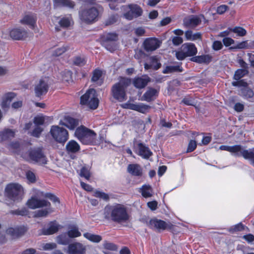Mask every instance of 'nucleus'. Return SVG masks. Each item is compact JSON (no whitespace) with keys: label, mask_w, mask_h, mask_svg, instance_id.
Returning <instances> with one entry per match:
<instances>
[{"label":"nucleus","mask_w":254,"mask_h":254,"mask_svg":"<svg viewBox=\"0 0 254 254\" xmlns=\"http://www.w3.org/2000/svg\"><path fill=\"white\" fill-rule=\"evenodd\" d=\"M80 104L87 105L90 109L95 110L99 105V100L96 95V91L90 89L80 97Z\"/></svg>","instance_id":"423d86ee"},{"label":"nucleus","mask_w":254,"mask_h":254,"mask_svg":"<svg viewBox=\"0 0 254 254\" xmlns=\"http://www.w3.org/2000/svg\"><path fill=\"white\" fill-rule=\"evenodd\" d=\"M51 203L49 201L45 199H37V208H41L43 207H47L48 209H50Z\"/></svg>","instance_id":"49530a36"},{"label":"nucleus","mask_w":254,"mask_h":254,"mask_svg":"<svg viewBox=\"0 0 254 254\" xmlns=\"http://www.w3.org/2000/svg\"><path fill=\"white\" fill-rule=\"evenodd\" d=\"M104 248L107 250L114 251L116 250V246L113 243L106 242L103 244Z\"/></svg>","instance_id":"0e129e2a"},{"label":"nucleus","mask_w":254,"mask_h":254,"mask_svg":"<svg viewBox=\"0 0 254 254\" xmlns=\"http://www.w3.org/2000/svg\"><path fill=\"white\" fill-rule=\"evenodd\" d=\"M134 147L137 154L144 159H148L152 155V152L149 148L143 143L134 141Z\"/></svg>","instance_id":"9b49d317"},{"label":"nucleus","mask_w":254,"mask_h":254,"mask_svg":"<svg viewBox=\"0 0 254 254\" xmlns=\"http://www.w3.org/2000/svg\"><path fill=\"white\" fill-rule=\"evenodd\" d=\"M5 191L6 196L14 201L21 200L24 193L22 187L18 184L8 185Z\"/></svg>","instance_id":"39448f33"},{"label":"nucleus","mask_w":254,"mask_h":254,"mask_svg":"<svg viewBox=\"0 0 254 254\" xmlns=\"http://www.w3.org/2000/svg\"><path fill=\"white\" fill-rule=\"evenodd\" d=\"M11 213L18 215L25 216L28 215V210L26 208H23L21 209L12 210L11 211Z\"/></svg>","instance_id":"5fc2aeb1"},{"label":"nucleus","mask_w":254,"mask_h":254,"mask_svg":"<svg viewBox=\"0 0 254 254\" xmlns=\"http://www.w3.org/2000/svg\"><path fill=\"white\" fill-rule=\"evenodd\" d=\"M60 26L63 28H66L70 26L71 19L68 17H63L59 22Z\"/></svg>","instance_id":"de8ad7c7"},{"label":"nucleus","mask_w":254,"mask_h":254,"mask_svg":"<svg viewBox=\"0 0 254 254\" xmlns=\"http://www.w3.org/2000/svg\"><path fill=\"white\" fill-rule=\"evenodd\" d=\"M130 83L131 80L130 79L125 77H121L119 82L116 83V84L119 85V86H121L125 89H126V88L130 84Z\"/></svg>","instance_id":"79ce46f5"},{"label":"nucleus","mask_w":254,"mask_h":254,"mask_svg":"<svg viewBox=\"0 0 254 254\" xmlns=\"http://www.w3.org/2000/svg\"><path fill=\"white\" fill-rule=\"evenodd\" d=\"M43 131V129L37 126L32 132V135L36 137H39Z\"/></svg>","instance_id":"e2e57ef3"},{"label":"nucleus","mask_w":254,"mask_h":254,"mask_svg":"<svg viewBox=\"0 0 254 254\" xmlns=\"http://www.w3.org/2000/svg\"><path fill=\"white\" fill-rule=\"evenodd\" d=\"M233 86L242 87V88H246L248 86V83L244 79H240L232 82Z\"/></svg>","instance_id":"8fccbe9b"},{"label":"nucleus","mask_w":254,"mask_h":254,"mask_svg":"<svg viewBox=\"0 0 254 254\" xmlns=\"http://www.w3.org/2000/svg\"><path fill=\"white\" fill-rule=\"evenodd\" d=\"M81 233L76 227H73L67 232V235L69 238H75L81 236Z\"/></svg>","instance_id":"37998d69"},{"label":"nucleus","mask_w":254,"mask_h":254,"mask_svg":"<svg viewBox=\"0 0 254 254\" xmlns=\"http://www.w3.org/2000/svg\"><path fill=\"white\" fill-rule=\"evenodd\" d=\"M161 43V41L156 38H147L143 41L142 47L146 52L151 53L159 48Z\"/></svg>","instance_id":"9d476101"},{"label":"nucleus","mask_w":254,"mask_h":254,"mask_svg":"<svg viewBox=\"0 0 254 254\" xmlns=\"http://www.w3.org/2000/svg\"><path fill=\"white\" fill-rule=\"evenodd\" d=\"M85 251V248L80 243L71 244L68 246L69 254H84Z\"/></svg>","instance_id":"6ab92c4d"},{"label":"nucleus","mask_w":254,"mask_h":254,"mask_svg":"<svg viewBox=\"0 0 254 254\" xmlns=\"http://www.w3.org/2000/svg\"><path fill=\"white\" fill-rule=\"evenodd\" d=\"M79 175L81 177L85 178L87 180H88L90 178L89 170L85 167H83L81 168Z\"/></svg>","instance_id":"3c124183"},{"label":"nucleus","mask_w":254,"mask_h":254,"mask_svg":"<svg viewBox=\"0 0 254 254\" xmlns=\"http://www.w3.org/2000/svg\"><path fill=\"white\" fill-rule=\"evenodd\" d=\"M212 58V56L209 55H203L193 57L190 59V60L198 64H208L211 61Z\"/></svg>","instance_id":"c85d7f7f"},{"label":"nucleus","mask_w":254,"mask_h":254,"mask_svg":"<svg viewBox=\"0 0 254 254\" xmlns=\"http://www.w3.org/2000/svg\"><path fill=\"white\" fill-rule=\"evenodd\" d=\"M44 118L43 117H36L34 119V123L39 126V125H42L44 123Z\"/></svg>","instance_id":"338daca9"},{"label":"nucleus","mask_w":254,"mask_h":254,"mask_svg":"<svg viewBox=\"0 0 254 254\" xmlns=\"http://www.w3.org/2000/svg\"><path fill=\"white\" fill-rule=\"evenodd\" d=\"M185 37L187 40L190 41H195L196 40H201L202 35L200 32L193 33L192 31L188 30L185 33Z\"/></svg>","instance_id":"473e14b6"},{"label":"nucleus","mask_w":254,"mask_h":254,"mask_svg":"<svg viewBox=\"0 0 254 254\" xmlns=\"http://www.w3.org/2000/svg\"><path fill=\"white\" fill-rule=\"evenodd\" d=\"M9 35L14 40H20L27 37V32L23 29L13 28L10 31Z\"/></svg>","instance_id":"aec40b11"},{"label":"nucleus","mask_w":254,"mask_h":254,"mask_svg":"<svg viewBox=\"0 0 254 254\" xmlns=\"http://www.w3.org/2000/svg\"><path fill=\"white\" fill-rule=\"evenodd\" d=\"M28 153L29 159L31 161L41 164L47 163L46 157L41 148L31 149L28 151Z\"/></svg>","instance_id":"1a4fd4ad"},{"label":"nucleus","mask_w":254,"mask_h":254,"mask_svg":"<svg viewBox=\"0 0 254 254\" xmlns=\"http://www.w3.org/2000/svg\"><path fill=\"white\" fill-rule=\"evenodd\" d=\"M118 19V15H112L105 21V25L106 26H109L115 23Z\"/></svg>","instance_id":"a18cd8bd"},{"label":"nucleus","mask_w":254,"mask_h":254,"mask_svg":"<svg viewBox=\"0 0 254 254\" xmlns=\"http://www.w3.org/2000/svg\"><path fill=\"white\" fill-rule=\"evenodd\" d=\"M127 171L132 176L140 177L142 175L141 167L137 164H129L127 168Z\"/></svg>","instance_id":"a878e982"},{"label":"nucleus","mask_w":254,"mask_h":254,"mask_svg":"<svg viewBox=\"0 0 254 254\" xmlns=\"http://www.w3.org/2000/svg\"><path fill=\"white\" fill-rule=\"evenodd\" d=\"M69 49V46L67 45H64L62 47L57 48L54 52V55L55 56H60L63 53L65 52Z\"/></svg>","instance_id":"09e8293b"},{"label":"nucleus","mask_w":254,"mask_h":254,"mask_svg":"<svg viewBox=\"0 0 254 254\" xmlns=\"http://www.w3.org/2000/svg\"><path fill=\"white\" fill-rule=\"evenodd\" d=\"M27 231V228L25 226L9 228L6 230L7 234L9 235L13 239L18 238L25 234Z\"/></svg>","instance_id":"f3484780"},{"label":"nucleus","mask_w":254,"mask_h":254,"mask_svg":"<svg viewBox=\"0 0 254 254\" xmlns=\"http://www.w3.org/2000/svg\"><path fill=\"white\" fill-rule=\"evenodd\" d=\"M14 132L10 129L6 128L0 131V142L7 140L13 138Z\"/></svg>","instance_id":"c756f323"},{"label":"nucleus","mask_w":254,"mask_h":254,"mask_svg":"<svg viewBox=\"0 0 254 254\" xmlns=\"http://www.w3.org/2000/svg\"><path fill=\"white\" fill-rule=\"evenodd\" d=\"M249 71L247 69H238L235 71L233 76V79L236 80H239L245 75H248Z\"/></svg>","instance_id":"58836bf2"},{"label":"nucleus","mask_w":254,"mask_h":254,"mask_svg":"<svg viewBox=\"0 0 254 254\" xmlns=\"http://www.w3.org/2000/svg\"><path fill=\"white\" fill-rule=\"evenodd\" d=\"M159 90L148 87V90L142 97V100L151 102L154 100L158 95Z\"/></svg>","instance_id":"393cba45"},{"label":"nucleus","mask_w":254,"mask_h":254,"mask_svg":"<svg viewBox=\"0 0 254 254\" xmlns=\"http://www.w3.org/2000/svg\"><path fill=\"white\" fill-rule=\"evenodd\" d=\"M196 147V142L195 141L191 140L188 145L187 152L193 151Z\"/></svg>","instance_id":"680f3d73"},{"label":"nucleus","mask_w":254,"mask_h":254,"mask_svg":"<svg viewBox=\"0 0 254 254\" xmlns=\"http://www.w3.org/2000/svg\"><path fill=\"white\" fill-rule=\"evenodd\" d=\"M147 225L151 229H155L158 230H164L167 228L170 229L171 226L170 224H168L166 222L157 218L151 219L149 223H147Z\"/></svg>","instance_id":"dca6fc26"},{"label":"nucleus","mask_w":254,"mask_h":254,"mask_svg":"<svg viewBox=\"0 0 254 254\" xmlns=\"http://www.w3.org/2000/svg\"><path fill=\"white\" fill-rule=\"evenodd\" d=\"M57 241L59 244L66 245L69 243L70 239L68 236L64 233L58 236Z\"/></svg>","instance_id":"ea45409f"},{"label":"nucleus","mask_w":254,"mask_h":254,"mask_svg":"<svg viewBox=\"0 0 254 254\" xmlns=\"http://www.w3.org/2000/svg\"><path fill=\"white\" fill-rule=\"evenodd\" d=\"M26 177L28 181L31 183H34L36 181V177L35 174L31 171L26 172Z\"/></svg>","instance_id":"864d4df0"},{"label":"nucleus","mask_w":254,"mask_h":254,"mask_svg":"<svg viewBox=\"0 0 254 254\" xmlns=\"http://www.w3.org/2000/svg\"><path fill=\"white\" fill-rule=\"evenodd\" d=\"M103 12V7L98 5L96 7L93 6L79 11V15L83 22L87 24H91L98 20L99 15Z\"/></svg>","instance_id":"7ed1b4c3"},{"label":"nucleus","mask_w":254,"mask_h":254,"mask_svg":"<svg viewBox=\"0 0 254 254\" xmlns=\"http://www.w3.org/2000/svg\"><path fill=\"white\" fill-rule=\"evenodd\" d=\"M37 17L33 14L25 15L22 19L20 20V22L23 25H27L30 28L34 29L36 26Z\"/></svg>","instance_id":"5701e85b"},{"label":"nucleus","mask_w":254,"mask_h":254,"mask_svg":"<svg viewBox=\"0 0 254 254\" xmlns=\"http://www.w3.org/2000/svg\"><path fill=\"white\" fill-rule=\"evenodd\" d=\"M49 89V85L46 81L44 79H40L39 83L35 86V95L38 97H40L45 95Z\"/></svg>","instance_id":"a211bd4d"},{"label":"nucleus","mask_w":254,"mask_h":254,"mask_svg":"<svg viewBox=\"0 0 254 254\" xmlns=\"http://www.w3.org/2000/svg\"><path fill=\"white\" fill-rule=\"evenodd\" d=\"M219 149L229 151L234 153L237 156H243L244 159L250 161L251 164L254 166V148L249 150L244 149L241 145L234 146L221 145Z\"/></svg>","instance_id":"f03ea898"},{"label":"nucleus","mask_w":254,"mask_h":254,"mask_svg":"<svg viewBox=\"0 0 254 254\" xmlns=\"http://www.w3.org/2000/svg\"><path fill=\"white\" fill-rule=\"evenodd\" d=\"M104 217L107 220L118 223L126 222L129 218L127 208L120 204L106 206L104 208Z\"/></svg>","instance_id":"f257e3e1"},{"label":"nucleus","mask_w":254,"mask_h":254,"mask_svg":"<svg viewBox=\"0 0 254 254\" xmlns=\"http://www.w3.org/2000/svg\"><path fill=\"white\" fill-rule=\"evenodd\" d=\"M49 213L48 209H41L35 212L34 217H46Z\"/></svg>","instance_id":"13d9d810"},{"label":"nucleus","mask_w":254,"mask_h":254,"mask_svg":"<svg viewBox=\"0 0 254 254\" xmlns=\"http://www.w3.org/2000/svg\"><path fill=\"white\" fill-rule=\"evenodd\" d=\"M202 19L206 20L203 14L192 15L184 19V24L186 27H195L201 23Z\"/></svg>","instance_id":"2eb2a0df"},{"label":"nucleus","mask_w":254,"mask_h":254,"mask_svg":"<svg viewBox=\"0 0 254 254\" xmlns=\"http://www.w3.org/2000/svg\"><path fill=\"white\" fill-rule=\"evenodd\" d=\"M59 124L73 130L78 125V120L69 116H66L63 121L60 122Z\"/></svg>","instance_id":"4be33fe9"},{"label":"nucleus","mask_w":254,"mask_h":254,"mask_svg":"<svg viewBox=\"0 0 254 254\" xmlns=\"http://www.w3.org/2000/svg\"><path fill=\"white\" fill-rule=\"evenodd\" d=\"M73 64L77 66H83L86 64L85 58L84 56H77L73 58Z\"/></svg>","instance_id":"a19ab883"},{"label":"nucleus","mask_w":254,"mask_h":254,"mask_svg":"<svg viewBox=\"0 0 254 254\" xmlns=\"http://www.w3.org/2000/svg\"><path fill=\"white\" fill-rule=\"evenodd\" d=\"M223 47L222 43L219 41H215L212 44V49L215 51H218Z\"/></svg>","instance_id":"69168bd1"},{"label":"nucleus","mask_w":254,"mask_h":254,"mask_svg":"<svg viewBox=\"0 0 254 254\" xmlns=\"http://www.w3.org/2000/svg\"><path fill=\"white\" fill-rule=\"evenodd\" d=\"M28 207L31 209H34L37 208V198L32 197L29 199L27 203Z\"/></svg>","instance_id":"603ef678"},{"label":"nucleus","mask_w":254,"mask_h":254,"mask_svg":"<svg viewBox=\"0 0 254 254\" xmlns=\"http://www.w3.org/2000/svg\"><path fill=\"white\" fill-rule=\"evenodd\" d=\"M140 192L144 197L147 198L152 196L153 190L151 186L144 185L140 189Z\"/></svg>","instance_id":"c9c22d12"},{"label":"nucleus","mask_w":254,"mask_h":254,"mask_svg":"<svg viewBox=\"0 0 254 254\" xmlns=\"http://www.w3.org/2000/svg\"><path fill=\"white\" fill-rule=\"evenodd\" d=\"M74 135L84 144H93L96 143V133L93 130L84 126L77 128Z\"/></svg>","instance_id":"20e7f679"},{"label":"nucleus","mask_w":254,"mask_h":254,"mask_svg":"<svg viewBox=\"0 0 254 254\" xmlns=\"http://www.w3.org/2000/svg\"><path fill=\"white\" fill-rule=\"evenodd\" d=\"M161 58L158 56H151L149 58V63L144 64V69L146 70L152 69L156 70L161 67Z\"/></svg>","instance_id":"4468645a"},{"label":"nucleus","mask_w":254,"mask_h":254,"mask_svg":"<svg viewBox=\"0 0 254 254\" xmlns=\"http://www.w3.org/2000/svg\"><path fill=\"white\" fill-rule=\"evenodd\" d=\"M182 63L176 65L167 66L163 69L162 72L164 74L170 73L175 72H182L183 69L181 66Z\"/></svg>","instance_id":"2f4dec72"},{"label":"nucleus","mask_w":254,"mask_h":254,"mask_svg":"<svg viewBox=\"0 0 254 254\" xmlns=\"http://www.w3.org/2000/svg\"><path fill=\"white\" fill-rule=\"evenodd\" d=\"M230 30L235 33L237 34L239 36H244L247 34L246 30L241 27H236L234 28L231 29Z\"/></svg>","instance_id":"c03bdc74"},{"label":"nucleus","mask_w":254,"mask_h":254,"mask_svg":"<svg viewBox=\"0 0 254 254\" xmlns=\"http://www.w3.org/2000/svg\"><path fill=\"white\" fill-rule=\"evenodd\" d=\"M228 8V6L226 5H220L217 8V13L219 14H222L226 11Z\"/></svg>","instance_id":"774afa93"},{"label":"nucleus","mask_w":254,"mask_h":254,"mask_svg":"<svg viewBox=\"0 0 254 254\" xmlns=\"http://www.w3.org/2000/svg\"><path fill=\"white\" fill-rule=\"evenodd\" d=\"M181 49L183 50L187 57H193L197 53V50L195 45L191 43H187L183 44Z\"/></svg>","instance_id":"412c9836"},{"label":"nucleus","mask_w":254,"mask_h":254,"mask_svg":"<svg viewBox=\"0 0 254 254\" xmlns=\"http://www.w3.org/2000/svg\"><path fill=\"white\" fill-rule=\"evenodd\" d=\"M150 81V78L148 76L145 78L138 77L133 79V84L136 88L142 89L144 88Z\"/></svg>","instance_id":"cd10ccee"},{"label":"nucleus","mask_w":254,"mask_h":254,"mask_svg":"<svg viewBox=\"0 0 254 254\" xmlns=\"http://www.w3.org/2000/svg\"><path fill=\"white\" fill-rule=\"evenodd\" d=\"M102 71L99 69H95L92 72V77L91 78V81L93 82H99V85H101L103 83V80L101 79L102 76Z\"/></svg>","instance_id":"f704fd0d"},{"label":"nucleus","mask_w":254,"mask_h":254,"mask_svg":"<svg viewBox=\"0 0 254 254\" xmlns=\"http://www.w3.org/2000/svg\"><path fill=\"white\" fill-rule=\"evenodd\" d=\"M83 236L87 239L93 243H99L102 239L101 236L90 233H85L83 234Z\"/></svg>","instance_id":"4c0bfd02"},{"label":"nucleus","mask_w":254,"mask_h":254,"mask_svg":"<svg viewBox=\"0 0 254 254\" xmlns=\"http://www.w3.org/2000/svg\"><path fill=\"white\" fill-rule=\"evenodd\" d=\"M54 1L58 6H68L73 8L75 5L74 2L70 0H54Z\"/></svg>","instance_id":"e433bc0d"},{"label":"nucleus","mask_w":254,"mask_h":254,"mask_svg":"<svg viewBox=\"0 0 254 254\" xmlns=\"http://www.w3.org/2000/svg\"><path fill=\"white\" fill-rule=\"evenodd\" d=\"M50 133L54 140L59 143L64 144L68 139V131L59 126H52Z\"/></svg>","instance_id":"0eeeda50"},{"label":"nucleus","mask_w":254,"mask_h":254,"mask_svg":"<svg viewBox=\"0 0 254 254\" xmlns=\"http://www.w3.org/2000/svg\"><path fill=\"white\" fill-rule=\"evenodd\" d=\"M125 106H126V108L127 109L136 111L143 114L146 113L151 108L150 106L143 103H140L139 104L128 103L126 104Z\"/></svg>","instance_id":"b1692460"},{"label":"nucleus","mask_w":254,"mask_h":254,"mask_svg":"<svg viewBox=\"0 0 254 254\" xmlns=\"http://www.w3.org/2000/svg\"><path fill=\"white\" fill-rule=\"evenodd\" d=\"M239 95L245 99H250L254 97V92L251 88L248 86L246 88H242Z\"/></svg>","instance_id":"72a5a7b5"},{"label":"nucleus","mask_w":254,"mask_h":254,"mask_svg":"<svg viewBox=\"0 0 254 254\" xmlns=\"http://www.w3.org/2000/svg\"><path fill=\"white\" fill-rule=\"evenodd\" d=\"M79 145L74 140H70L65 146V150L68 154H74L79 151Z\"/></svg>","instance_id":"bb28decb"},{"label":"nucleus","mask_w":254,"mask_h":254,"mask_svg":"<svg viewBox=\"0 0 254 254\" xmlns=\"http://www.w3.org/2000/svg\"><path fill=\"white\" fill-rule=\"evenodd\" d=\"M94 196L99 197L100 198H102L103 200L107 201L109 199V196L108 194L105 193V192H101L100 191L96 190L94 192Z\"/></svg>","instance_id":"6e6d98bb"},{"label":"nucleus","mask_w":254,"mask_h":254,"mask_svg":"<svg viewBox=\"0 0 254 254\" xmlns=\"http://www.w3.org/2000/svg\"><path fill=\"white\" fill-rule=\"evenodd\" d=\"M111 93L116 100L122 102L127 99L126 89L115 84L112 87Z\"/></svg>","instance_id":"ddd939ff"},{"label":"nucleus","mask_w":254,"mask_h":254,"mask_svg":"<svg viewBox=\"0 0 254 254\" xmlns=\"http://www.w3.org/2000/svg\"><path fill=\"white\" fill-rule=\"evenodd\" d=\"M42 249L45 251L54 250L57 248V244L54 243H46L42 244Z\"/></svg>","instance_id":"4d7b16f0"},{"label":"nucleus","mask_w":254,"mask_h":254,"mask_svg":"<svg viewBox=\"0 0 254 254\" xmlns=\"http://www.w3.org/2000/svg\"><path fill=\"white\" fill-rule=\"evenodd\" d=\"M118 37L116 33H104L100 37L101 44L107 50L113 52L116 49L115 42Z\"/></svg>","instance_id":"6e6552de"},{"label":"nucleus","mask_w":254,"mask_h":254,"mask_svg":"<svg viewBox=\"0 0 254 254\" xmlns=\"http://www.w3.org/2000/svg\"><path fill=\"white\" fill-rule=\"evenodd\" d=\"M130 10L124 14V16L127 20H131L133 18H136L141 16L143 13L142 9L135 4L128 5Z\"/></svg>","instance_id":"f8f14e48"},{"label":"nucleus","mask_w":254,"mask_h":254,"mask_svg":"<svg viewBox=\"0 0 254 254\" xmlns=\"http://www.w3.org/2000/svg\"><path fill=\"white\" fill-rule=\"evenodd\" d=\"M60 225L56 223L52 222L50 224V226L47 229L43 230V234L45 235H49L53 234L58 231Z\"/></svg>","instance_id":"7c9ffc66"},{"label":"nucleus","mask_w":254,"mask_h":254,"mask_svg":"<svg viewBox=\"0 0 254 254\" xmlns=\"http://www.w3.org/2000/svg\"><path fill=\"white\" fill-rule=\"evenodd\" d=\"M176 58L180 61L184 60L187 57L186 54L184 52L183 50L181 49L179 51H177L175 54Z\"/></svg>","instance_id":"052dcab7"},{"label":"nucleus","mask_w":254,"mask_h":254,"mask_svg":"<svg viewBox=\"0 0 254 254\" xmlns=\"http://www.w3.org/2000/svg\"><path fill=\"white\" fill-rule=\"evenodd\" d=\"M146 56V54L142 50H138L135 51L134 58L137 60H141Z\"/></svg>","instance_id":"bf43d9fd"}]
</instances>
